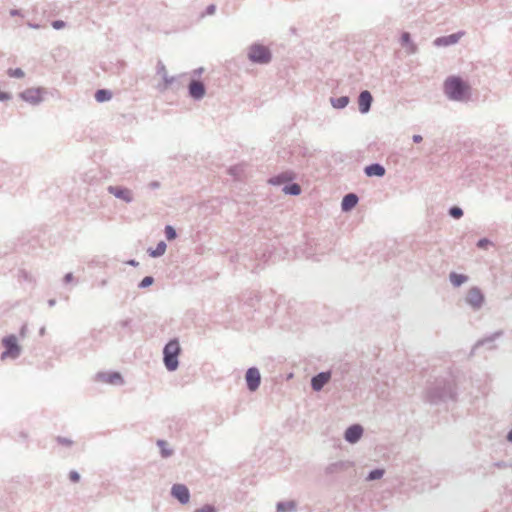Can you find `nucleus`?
<instances>
[{
	"label": "nucleus",
	"instance_id": "1",
	"mask_svg": "<svg viewBox=\"0 0 512 512\" xmlns=\"http://www.w3.org/2000/svg\"><path fill=\"white\" fill-rule=\"evenodd\" d=\"M469 86L460 77L451 76L444 82L445 94L452 100L462 101L469 95Z\"/></svg>",
	"mask_w": 512,
	"mask_h": 512
},
{
	"label": "nucleus",
	"instance_id": "2",
	"mask_svg": "<svg viewBox=\"0 0 512 512\" xmlns=\"http://www.w3.org/2000/svg\"><path fill=\"white\" fill-rule=\"evenodd\" d=\"M180 346L176 340L170 341L164 348V363L168 370L173 371L178 366Z\"/></svg>",
	"mask_w": 512,
	"mask_h": 512
},
{
	"label": "nucleus",
	"instance_id": "3",
	"mask_svg": "<svg viewBox=\"0 0 512 512\" xmlns=\"http://www.w3.org/2000/svg\"><path fill=\"white\" fill-rule=\"evenodd\" d=\"M2 344L5 348L1 355V359L6 358H17L20 355L21 347L18 344L17 337L15 335H9L2 340Z\"/></svg>",
	"mask_w": 512,
	"mask_h": 512
},
{
	"label": "nucleus",
	"instance_id": "4",
	"mask_svg": "<svg viewBox=\"0 0 512 512\" xmlns=\"http://www.w3.org/2000/svg\"><path fill=\"white\" fill-rule=\"evenodd\" d=\"M249 59L257 63H268L271 60V54L267 47L263 45H253L248 52Z\"/></svg>",
	"mask_w": 512,
	"mask_h": 512
},
{
	"label": "nucleus",
	"instance_id": "5",
	"mask_svg": "<svg viewBox=\"0 0 512 512\" xmlns=\"http://www.w3.org/2000/svg\"><path fill=\"white\" fill-rule=\"evenodd\" d=\"M42 94H43V90L40 88H29V89H26L24 92H22L20 94V97L24 101L35 105L42 101Z\"/></svg>",
	"mask_w": 512,
	"mask_h": 512
},
{
	"label": "nucleus",
	"instance_id": "6",
	"mask_svg": "<svg viewBox=\"0 0 512 512\" xmlns=\"http://www.w3.org/2000/svg\"><path fill=\"white\" fill-rule=\"evenodd\" d=\"M245 378H246L247 386L250 391H255L259 387L260 381H261V376H260L258 369L249 368L246 372Z\"/></svg>",
	"mask_w": 512,
	"mask_h": 512
},
{
	"label": "nucleus",
	"instance_id": "7",
	"mask_svg": "<svg viewBox=\"0 0 512 512\" xmlns=\"http://www.w3.org/2000/svg\"><path fill=\"white\" fill-rule=\"evenodd\" d=\"M463 35L464 32H457L449 36L439 37L434 40V44L436 46H449L457 43L462 38Z\"/></svg>",
	"mask_w": 512,
	"mask_h": 512
},
{
	"label": "nucleus",
	"instance_id": "8",
	"mask_svg": "<svg viewBox=\"0 0 512 512\" xmlns=\"http://www.w3.org/2000/svg\"><path fill=\"white\" fill-rule=\"evenodd\" d=\"M172 495L177 498L181 503L189 502V490L186 486L176 484L172 487Z\"/></svg>",
	"mask_w": 512,
	"mask_h": 512
},
{
	"label": "nucleus",
	"instance_id": "9",
	"mask_svg": "<svg viewBox=\"0 0 512 512\" xmlns=\"http://www.w3.org/2000/svg\"><path fill=\"white\" fill-rule=\"evenodd\" d=\"M331 378L330 372H322L312 378L311 385L315 391H319L329 382Z\"/></svg>",
	"mask_w": 512,
	"mask_h": 512
},
{
	"label": "nucleus",
	"instance_id": "10",
	"mask_svg": "<svg viewBox=\"0 0 512 512\" xmlns=\"http://www.w3.org/2000/svg\"><path fill=\"white\" fill-rule=\"evenodd\" d=\"M466 300L473 307H480L483 302V295L477 288H471L467 293Z\"/></svg>",
	"mask_w": 512,
	"mask_h": 512
},
{
	"label": "nucleus",
	"instance_id": "11",
	"mask_svg": "<svg viewBox=\"0 0 512 512\" xmlns=\"http://www.w3.org/2000/svg\"><path fill=\"white\" fill-rule=\"evenodd\" d=\"M108 190L115 197L120 198L126 202H130L132 200L131 191L127 188L110 186Z\"/></svg>",
	"mask_w": 512,
	"mask_h": 512
},
{
	"label": "nucleus",
	"instance_id": "12",
	"mask_svg": "<svg viewBox=\"0 0 512 512\" xmlns=\"http://www.w3.org/2000/svg\"><path fill=\"white\" fill-rule=\"evenodd\" d=\"M363 433V429L359 425H353L346 430L345 439L350 443L358 441Z\"/></svg>",
	"mask_w": 512,
	"mask_h": 512
},
{
	"label": "nucleus",
	"instance_id": "13",
	"mask_svg": "<svg viewBox=\"0 0 512 512\" xmlns=\"http://www.w3.org/2000/svg\"><path fill=\"white\" fill-rule=\"evenodd\" d=\"M371 103H372V96H371L370 92H368V91L361 92L359 99H358L359 110L362 113H367L370 109Z\"/></svg>",
	"mask_w": 512,
	"mask_h": 512
},
{
	"label": "nucleus",
	"instance_id": "14",
	"mask_svg": "<svg viewBox=\"0 0 512 512\" xmlns=\"http://www.w3.org/2000/svg\"><path fill=\"white\" fill-rule=\"evenodd\" d=\"M99 378L101 379V381L110 383V384L123 383V379H122L121 375L117 372L100 374Z\"/></svg>",
	"mask_w": 512,
	"mask_h": 512
},
{
	"label": "nucleus",
	"instance_id": "15",
	"mask_svg": "<svg viewBox=\"0 0 512 512\" xmlns=\"http://www.w3.org/2000/svg\"><path fill=\"white\" fill-rule=\"evenodd\" d=\"M365 173L367 176H378L382 177L385 174V168L380 164H372L365 168Z\"/></svg>",
	"mask_w": 512,
	"mask_h": 512
},
{
	"label": "nucleus",
	"instance_id": "16",
	"mask_svg": "<svg viewBox=\"0 0 512 512\" xmlns=\"http://www.w3.org/2000/svg\"><path fill=\"white\" fill-rule=\"evenodd\" d=\"M358 202V198L355 194H347L343 200H342V209L344 211H349L351 210L353 207H355V205L357 204Z\"/></svg>",
	"mask_w": 512,
	"mask_h": 512
},
{
	"label": "nucleus",
	"instance_id": "17",
	"mask_svg": "<svg viewBox=\"0 0 512 512\" xmlns=\"http://www.w3.org/2000/svg\"><path fill=\"white\" fill-rule=\"evenodd\" d=\"M112 97V94L110 91L105 89H100L95 93V99L98 102H104L110 100Z\"/></svg>",
	"mask_w": 512,
	"mask_h": 512
},
{
	"label": "nucleus",
	"instance_id": "18",
	"mask_svg": "<svg viewBox=\"0 0 512 512\" xmlns=\"http://www.w3.org/2000/svg\"><path fill=\"white\" fill-rule=\"evenodd\" d=\"M450 281L451 283L458 287L460 285H462L464 282L467 281V277L465 275H462V274H457V273H451L450 274Z\"/></svg>",
	"mask_w": 512,
	"mask_h": 512
},
{
	"label": "nucleus",
	"instance_id": "19",
	"mask_svg": "<svg viewBox=\"0 0 512 512\" xmlns=\"http://www.w3.org/2000/svg\"><path fill=\"white\" fill-rule=\"evenodd\" d=\"M285 194L299 195L301 193V187L298 184H292L283 188Z\"/></svg>",
	"mask_w": 512,
	"mask_h": 512
},
{
	"label": "nucleus",
	"instance_id": "20",
	"mask_svg": "<svg viewBox=\"0 0 512 512\" xmlns=\"http://www.w3.org/2000/svg\"><path fill=\"white\" fill-rule=\"evenodd\" d=\"M165 251H166V244L163 241H161L158 243L155 250L150 251V255L153 257L161 256L165 253Z\"/></svg>",
	"mask_w": 512,
	"mask_h": 512
},
{
	"label": "nucleus",
	"instance_id": "21",
	"mask_svg": "<svg viewBox=\"0 0 512 512\" xmlns=\"http://www.w3.org/2000/svg\"><path fill=\"white\" fill-rule=\"evenodd\" d=\"M205 93L202 83L194 81V98H201Z\"/></svg>",
	"mask_w": 512,
	"mask_h": 512
},
{
	"label": "nucleus",
	"instance_id": "22",
	"mask_svg": "<svg viewBox=\"0 0 512 512\" xmlns=\"http://www.w3.org/2000/svg\"><path fill=\"white\" fill-rule=\"evenodd\" d=\"M158 446L161 449V454L163 457H168L172 454V451L167 448V443L165 441H158Z\"/></svg>",
	"mask_w": 512,
	"mask_h": 512
},
{
	"label": "nucleus",
	"instance_id": "23",
	"mask_svg": "<svg viewBox=\"0 0 512 512\" xmlns=\"http://www.w3.org/2000/svg\"><path fill=\"white\" fill-rule=\"evenodd\" d=\"M349 100L347 97H340L333 101V106L336 108H344L348 104Z\"/></svg>",
	"mask_w": 512,
	"mask_h": 512
},
{
	"label": "nucleus",
	"instance_id": "24",
	"mask_svg": "<svg viewBox=\"0 0 512 512\" xmlns=\"http://www.w3.org/2000/svg\"><path fill=\"white\" fill-rule=\"evenodd\" d=\"M7 73H8V75L10 77H15V78H22V77H24V72L20 68L9 69Z\"/></svg>",
	"mask_w": 512,
	"mask_h": 512
},
{
	"label": "nucleus",
	"instance_id": "25",
	"mask_svg": "<svg viewBox=\"0 0 512 512\" xmlns=\"http://www.w3.org/2000/svg\"><path fill=\"white\" fill-rule=\"evenodd\" d=\"M165 235L168 240H173L176 238V231L172 226H166Z\"/></svg>",
	"mask_w": 512,
	"mask_h": 512
},
{
	"label": "nucleus",
	"instance_id": "26",
	"mask_svg": "<svg viewBox=\"0 0 512 512\" xmlns=\"http://www.w3.org/2000/svg\"><path fill=\"white\" fill-rule=\"evenodd\" d=\"M383 474H384V470L376 469V470L370 472L368 479L369 480L380 479L383 476Z\"/></svg>",
	"mask_w": 512,
	"mask_h": 512
},
{
	"label": "nucleus",
	"instance_id": "27",
	"mask_svg": "<svg viewBox=\"0 0 512 512\" xmlns=\"http://www.w3.org/2000/svg\"><path fill=\"white\" fill-rule=\"evenodd\" d=\"M450 215L454 218H460L463 215V212L459 207H453L450 209Z\"/></svg>",
	"mask_w": 512,
	"mask_h": 512
},
{
	"label": "nucleus",
	"instance_id": "28",
	"mask_svg": "<svg viewBox=\"0 0 512 512\" xmlns=\"http://www.w3.org/2000/svg\"><path fill=\"white\" fill-rule=\"evenodd\" d=\"M152 283H153V278L150 276H147L142 279V281L140 283V287L145 288V287L150 286Z\"/></svg>",
	"mask_w": 512,
	"mask_h": 512
},
{
	"label": "nucleus",
	"instance_id": "29",
	"mask_svg": "<svg viewBox=\"0 0 512 512\" xmlns=\"http://www.w3.org/2000/svg\"><path fill=\"white\" fill-rule=\"evenodd\" d=\"M290 179H292L291 175L288 176V177H284V178H281L280 176H278L276 178L271 179L270 183H272V184H279V183H281L283 181H287V180H290Z\"/></svg>",
	"mask_w": 512,
	"mask_h": 512
},
{
	"label": "nucleus",
	"instance_id": "30",
	"mask_svg": "<svg viewBox=\"0 0 512 512\" xmlns=\"http://www.w3.org/2000/svg\"><path fill=\"white\" fill-rule=\"evenodd\" d=\"M52 26L54 29H62L65 27V22L62 20H56L52 22Z\"/></svg>",
	"mask_w": 512,
	"mask_h": 512
},
{
	"label": "nucleus",
	"instance_id": "31",
	"mask_svg": "<svg viewBox=\"0 0 512 512\" xmlns=\"http://www.w3.org/2000/svg\"><path fill=\"white\" fill-rule=\"evenodd\" d=\"M196 512H215V509L210 505H205L199 508Z\"/></svg>",
	"mask_w": 512,
	"mask_h": 512
},
{
	"label": "nucleus",
	"instance_id": "32",
	"mask_svg": "<svg viewBox=\"0 0 512 512\" xmlns=\"http://www.w3.org/2000/svg\"><path fill=\"white\" fill-rule=\"evenodd\" d=\"M69 478L72 482H78L80 479V476L76 471H71L69 474Z\"/></svg>",
	"mask_w": 512,
	"mask_h": 512
},
{
	"label": "nucleus",
	"instance_id": "33",
	"mask_svg": "<svg viewBox=\"0 0 512 512\" xmlns=\"http://www.w3.org/2000/svg\"><path fill=\"white\" fill-rule=\"evenodd\" d=\"M11 99V94L8 92L0 91V101H8Z\"/></svg>",
	"mask_w": 512,
	"mask_h": 512
},
{
	"label": "nucleus",
	"instance_id": "34",
	"mask_svg": "<svg viewBox=\"0 0 512 512\" xmlns=\"http://www.w3.org/2000/svg\"><path fill=\"white\" fill-rule=\"evenodd\" d=\"M488 244V240L487 239H481L479 242H478V247L480 248H485Z\"/></svg>",
	"mask_w": 512,
	"mask_h": 512
},
{
	"label": "nucleus",
	"instance_id": "35",
	"mask_svg": "<svg viewBox=\"0 0 512 512\" xmlns=\"http://www.w3.org/2000/svg\"><path fill=\"white\" fill-rule=\"evenodd\" d=\"M409 39H410V35H409L408 33H404V34L402 35V41H403V42H405V43H406V42H408V41H409Z\"/></svg>",
	"mask_w": 512,
	"mask_h": 512
},
{
	"label": "nucleus",
	"instance_id": "36",
	"mask_svg": "<svg viewBox=\"0 0 512 512\" xmlns=\"http://www.w3.org/2000/svg\"><path fill=\"white\" fill-rule=\"evenodd\" d=\"M10 15L11 16H19L20 15V12L18 10H11L10 11Z\"/></svg>",
	"mask_w": 512,
	"mask_h": 512
},
{
	"label": "nucleus",
	"instance_id": "37",
	"mask_svg": "<svg viewBox=\"0 0 512 512\" xmlns=\"http://www.w3.org/2000/svg\"><path fill=\"white\" fill-rule=\"evenodd\" d=\"M413 140H414V142H417V143H418V142L422 141V137H421L420 135H415V136L413 137Z\"/></svg>",
	"mask_w": 512,
	"mask_h": 512
},
{
	"label": "nucleus",
	"instance_id": "38",
	"mask_svg": "<svg viewBox=\"0 0 512 512\" xmlns=\"http://www.w3.org/2000/svg\"><path fill=\"white\" fill-rule=\"evenodd\" d=\"M508 439H509V441H511V442H512V430H511V431L509 432V434H508Z\"/></svg>",
	"mask_w": 512,
	"mask_h": 512
},
{
	"label": "nucleus",
	"instance_id": "39",
	"mask_svg": "<svg viewBox=\"0 0 512 512\" xmlns=\"http://www.w3.org/2000/svg\"><path fill=\"white\" fill-rule=\"evenodd\" d=\"M188 88H189L190 93L192 94V82L189 83Z\"/></svg>",
	"mask_w": 512,
	"mask_h": 512
},
{
	"label": "nucleus",
	"instance_id": "40",
	"mask_svg": "<svg viewBox=\"0 0 512 512\" xmlns=\"http://www.w3.org/2000/svg\"><path fill=\"white\" fill-rule=\"evenodd\" d=\"M209 12H210V13H213V12H214V6H210V7H209Z\"/></svg>",
	"mask_w": 512,
	"mask_h": 512
},
{
	"label": "nucleus",
	"instance_id": "41",
	"mask_svg": "<svg viewBox=\"0 0 512 512\" xmlns=\"http://www.w3.org/2000/svg\"><path fill=\"white\" fill-rule=\"evenodd\" d=\"M282 506H283L282 504H279L278 505V509H281L282 511H285Z\"/></svg>",
	"mask_w": 512,
	"mask_h": 512
}]
</instances>
